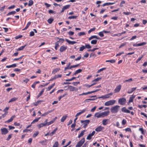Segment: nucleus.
Returning a JSON list of instances; mask_svg holds the SVG:
<instances>
[{"instance_id":"f257e3e1","label":"nucleus","mask_w":147,"mask_h":147,"mask_svg":"<svg viewBox=\"0 0 147 147\" xmlns=\"http://www.w3.org/2000/svg\"><path fill=\"white\" fill-rule=\"evenodd\" d=\"M120 106L118 105H116L112 107L111 109V112L112 113H117L118 111Z\"/></svg>"},{"instance_id":"f03ea898","label":"nucleus","mask_w":147,"mask_h":147,"mask_svg":"<svg viewBox=\"0 0 147 147\" xmlns=\"http://www.w3.org/2000/svg\"><path fill=\"white\" fill-rule=\"evenodd\" d=\"M126 99L124 98H122L119 99L118 102L119 104L121 105H124L126 102Z\"/></svg>"},{"instance_id":"7ed1b4c3","label":"nucleus","mask_w":147,"mask_h":147,"mask_svg":"<svg viewBox=\"0 0 147 147\" xmlns=\"http://www.w3.org/2000/svg\"><path fill=\"white\" fill-rule=\"evenodd\" d=\"M85 141V138H83L81 140H80L79 142H78L76 146V147H81L84 143Z\"/></svg>"},{"instance_id":"20e7f679","label":"nucleus","mask_w":147,"mask_h":147,"mask_svg":"<svg viewBox=\"0 0 147 147\" xmlns=\"http://www.w3.org/2000/svg\"><path fill=\"white\" fill-rule=\"evenodd\" d=\"M115 100H111L106 102L105 103V105L106 106H109L110 105H112L115 102Z\"/></svg>"},{"instance_id":"39448f33","label":"nucleus","mask_w":147,"mask_h":147,"mask_svg":"<svg viewBox=\"0 0 147 147\" xmlns=\"http://www.w3.org/2000/svg\"><path fill=\"white\" fill-rule=\"evenodd\" d=\"M80 122L81 123H83V124L84 125L83 127L85 128L87 125L90 122V121L89 120H81L80 121Z\"/></svg>"},{"instance_id":"423d86ee","label":"nucleus","mask_w":147,"mask_h":147,"mask_svg":"<svg viewBox=\"0 0 147 147\" xmlns=\"http://www.w3.org/2000/svg\"><path fill=\"white\" fill-rule=\"evenodd\" d=\"M1 133L2 135H5L8 132L7 129L5 127H3L1 129Z\"/></svg>"},{"instance_id":"0eeeda50","label":"nucleus","mask_w":147,"mask_h":147,"mask_svg":"<svg viewBox=\"0 0 147 147\" xmlns=\"http://www.w3.org/2000/svg\"><path fill=\"white\" fill-rule=\"evenodd\" d=\"M68 87L70 91H77L78 90L77 88L71 86H68Z\"/></svg>"},{"instance_id":"6e6552de","label":"nucleus","mask_w":147,"mask_h":147,"mask_svg":"<svg viewBox=\"0 0 147 147\" xmlns=\"http://www.w3.org/2000/svg\"><path fill=\"white\" fill-rule=\"evenodd\" d=\"M95 133V131H92V133L89 134L86 138V139L88 140H90L91 139L92 137L94 135Z\"/></svg>"},{"instance_id":"1a4fd4ad","label":"nucleus","mask_w":147,"mask_h":147,"mask_svg":"<svg viewBox=\"0 0 147 147\" xmlns=\"http://www.w3.org/2000/svg\"><path fill=\"white\" fill-rule=\"evenodd\" d=\"M121 85H120L117 86L114 90V93H117L119 92L121 89Z\"/></svg>"},{"instance_id":"9d476101","label":"nucleus","mask_w":147,"mask_h":147,"mask_svg":"<svg viewBox=\"0 0 147 147\" xmlns=\"http://www.w3.org/2000/svg\"><path fill=\"white\" fill-rule=\"evenodd\" d=\"M79 65H74L71 66H69V65H68L67 67H65V71H66V70L67 69H70L72 68H73L76 67L78 66Z\"/></svg>"},{"instance_id":"9b49d317","label":"nucleus","mask_w":147,"mask_h":147,"mask_svg":"<svg viewBox=\"0 0 147 147\" xmlns=\"http://www.w3.org/2000/svg\"><path fill=\"white\" fill-rule=\"evenodd\" d=\"M110 113L109 111H107L101 113L102 117L107 116Z\"/></svg>"},{"instance_id":"f8f14e48","label":"nucleus","mask_w":147,"mask_h":147,"mask_svg":"<svg viewBox=\"0 0 147 147\" xmlns=\"http://www.w3.org/2000/svg\"><path fill=\"white\" fill-rule=\"evenodd\" d=\"M104 129V127L100 126L98 127L95 129V130L97 132L100 131Z\"/></svg>"},{"instance_id":"ddd939ff","label":"nucleus","mask_w":147,"mask_h":147,"mask_svg":"<svg viewBox=\"0 0 147 147\" xmlns=\"http://www.w3.org/2000/svg\"><path fill=\"white\" fill-rule=\"evenodd\" d=\"M121 111L123 112L126 113H130V111L128 110L125 107H123L121 109Z\"/></svg>"},{"instance_id":"4468645a","label":"nucleus","mask_w":147,"mask_h":147,"mask_svg":"<svg viewBox=\"0 0 147 147\" xmlns=\"http://www.w3.org/2000/svg\"><path fill=\"white\" fill-rule=\"evenodd\" d=\"M67 49V47L64 46H62L59 49V51L62 52L63 51H65Z\"/></svg>"},{"instance_id":"2eb2a0df","label":"nucleus","mask_w":147,"mask_h":147,"mask_svg":"<svg viewBox=\"0 0 147 147\" xmlns=\"http://www.w3.org/2000/svg\"><path fill=\"white\" fill-rule=\"evenodd\" d=\"M70 7V5H67L64 6L62 9L61 12H63L65 9L69 8Z\"/></svg>"},{"instance_id":"dca6fc26","label":"nucleus","mask_w":147,"mask_h":147,"mask_svg":"<svg viewBox=\"0 0 147 147\" xmlns=\"http://www.w3.org/2000/svg\"><path fill=\"white\" fill-rule=\"evenodd\" d=\"M65 40L69 44L73 45L77 43V42L76 41H71L67 38L65 39Z\"/></svg>"},{"instance_id":"f3484780","label":"nucleus","mask_w":147,"mask_h":147,"mask_svg":"<svg viewBox=\"0 0 147 147\" xmlns=\"http://www.w3.org/2000/svg\"><path fill=\"white\" fill-rule=\"evenodd\" d=\"M57 117H55V118L53 119L51 121H50L49 122H48V123H47V125H49L53 123L55 121V120H56V119H57Z\"/></svg>"},{"instance_id":"a211bd4d","label":"nucleus","mask_w":147,"mask_h":147,"mask_svg":"<svg viewBox=\"0 0 147 147\" xmlns=\"http://www.w3.org/2000/svg\"><path fill=\"white\" fill-rule=\"evenodd\" d=\"M15 117V115L12 116L9 119L5 121V123H9L10 122H11L13 120V119Z\"/></svg>"},{"instance_id":"6ab92c4d","label":"nucleus","mask_w":147,"mask_h":147,"mask_svg":"<svg viewBox=\"0 0 147 147\" xmlns=\"http://www.w3.org/2000/svg\"><path fill=\"white\" fill-rule=\"evenodd\" d=\"M86 111V109H84L82 110L81 111L77 113L75 115V117H76L77 116L79 115H80L85 112Z\"/></svg>"},{"instance_id":"aec40b11","label":"nucleus","mask_w":147,"mask_h":147,"mask_svg":"<svg viewBox=\"0 0 147 147\" xmlns=\"http://www.w3.org/2000/svg\"><path fill=\"white\" fill-rule=\"evenodd\" d=\"M60 70V69L59 68H56L54 69L53 71H52V74H54L57 72H58L59 70Z\"/></svg>"},{"instance_id":"412c9836","label":"nucleus","mask_w":147,"mask_h":147,"mask_svg":"<svg viewBox=\"0 0 147 147\" xmlns=\"http://www.w3.org/2000/svg\"><path fill=\"white\" fill-rule=\"evenodd\" d=\"M110 97V96H109L108 94H107L105 95H104L100 97H98V98H103V99H106V98H109Z\"/></svg>"},{"instance_id":"4be33fe9","label":"nucleus","mask_w":147,"mask_h":147,"mask_svg":"<svg viewBox=\"0 0 147 147\" xmlns=\"http://www.w3.org/2000/svg\"><path fill=\"white\" fill-rule=\"evenodd\" d=\"M43 102L44 101L43 100H38L36 102L34 103L33 104L34 106H36L38 104H40L41 102Z\"/></svg>"},{"instance_id":"5701e85b","label":"nucleus","mask_w":147,"mask_h":147,"mask_svg":"<svg viewBox=\"0 0 147 147\" xmlns=\"http://www.w3.org/2000/svg\"><path fill=\"white\" fill-rule=\"evenodd\" d=\"M86 131V130L85 129L82 131L80 133V134L79 135L78 137L79 138L81 137L84 134V132Z\"/></svg>"},{"instance_id":"b1692460","label":"nucleus","mask_w":147,"mask_h":147,"mask_svg":"<svg viewBox=\"0 0 147 147\" xmlns=\"http://www.w3.org/2000/svg\"><path fill=\"white\" fill-rule=\"evenodd\" d=\"M53 110H51V111H48L45 112V113H44V114H42L41 115V116H44V117L45 116L47 115L49 113L52 112Z\"/></svg>"},{"instance_id":"393cba45","label":"nucleus","mask_w":147,"mask_h":147,"mask_svg":"<svg viewBox=\"0 0 147 147\" xmlns=\"http://www.w3.org/2000/svg\"><path fill=\"white\" fill-rule=\"evenodd\" d=\"M94 116L98 118L102 117L101 113H99L98 112L94 114Z\"/></svg>"},{"instance_id":"a878e982","label":"nucleus","mask_w":147,"mask_h":147,"mask_svg":"<svg viewBox=\"0 0 147 147\" xmlns=\"http://www.w3.org/2000/svg\"><path fill=\"white\" fill-rule=\"evenodd\" d=\"M95 38L98 39L100 38L98 37L97 36H96V35H93V36H91L89 38L88 40H90L91 39H92L93 38Z\"/></svg>"},{"instance_id":"bb28decb","label":"nucleus","mask_w":147,"mask_h":147,"mask_svg":"<svg viewBox=\"0 0 147 147\" xmlns=\"http://www.w3.org/2000/svg\"><path fill=\"white\" fill-rule=\"evenodd\" d=\"M136 88H133L131 89V90H129L127 92V93L128 94H131L136 89Z\"/></svg>"},{"instance_id":"cd10ccee","label":"nucleus","mask_w":147,"mask_h":147,"mask_svg":"<svg viewBox=\"0 0 147 147\" xmlns=\"http://www.w3.org/2000/svg\"><path fill=\"white\" fill-rule=\"evenodd\" d=\"M47 140H45L40 141L39 142V143L41 144L42 145H45L46 144Z\"/></svg>"},{"instance_id":"c85d7f7f","label":"nucleus","mask_w":147,"mask_h":147,"mask_svg":"<svg viewBox=\"0 0 147 147\" xmlns=\"http://www.w3.org/2000/svg\"><path fill=\"white\" fill-rule=\"evenodd\" d=\"M16 13V11H12L8 13L6 15L7 16H8L11 15H14Z\"/></svg>"},{"instance_id":"c756f323","label":"nucleus","mask_w":147,"mask_h":147,"mask_svg":"<svg viewBox=\"0 0 147 147\" xmlns=\"http://www.w3.org/2000/svg\"><path fill=\"white\" fill-rule=\"evenodd\" d=\"M37 125L38 126V128H40L41 127L47 125L46 123H44L39 124L38 125Z\"/></svg>"},{"instance_id":"7c9ffc66","label":"nucleus","mask_w":147,"mask_h":147,"mask_svg":"<svg viewBox=\"0 0 147 147\" xmlns=\"http://www.w3.org/2000/svg\"><path fill=\"white\" fill-rule=\"evenodd\" d=\"M58 128L56 127V128L50 134V135L51 136H52L54 134H55V133L56 131L57 130Z\"/></svg>"},{"instance_id":"2f4dec72","label":"nucleus","mask_w":147,"mask_h":147,"mask_svg":"<svg viewBox=\"0 0 147 147\" xmlns=\"http://www.w3.org/2000/svg\"><path fill=\"white\" fill-rule=\"evenodd\" d=\"M17 98L14 97L12 98L9 101V103H10L13 102H14L18 99Z\"/></svg>"},{"instance_id":"473e14b6","label":"nucleus","mask_w":147,"mask_h":147,"mask_svg":"<svg viewBox=\"0 0 147 147\" xmlns=\"http://www.w3.org/2000/svg\"><path fill=\"white\" fill-rule=\"evenodd\" d=\"M82 70L81 69H79L76 71L75 72L74 74L73 75H76L80 72H81Z\"/></svg>"},{"instance_id":"72a5a7b5","label":"nucleus","mask_w":147,"mask_h":147,"mask_svg":"<svg viewBox=\"0 0 147 147\" xmlns=\"http://www.w3.org/2000/svg\"><path fill=\"white\" fill-rule=\"evenodd\" d=\"M31 22H28V23L27 24L26 26L25 27V28L23 29L22 30H25L27 29L28 28V27L31 24Z\"/></svg>"},{"instance_id":"f704fd0d","label":"nucleus","mask_w":147,"mask_h":147,"mask_svg":"<svg viewBox=\"0 0 147 147\" xmlns=\"http://www.w3.org/2000/svg\"><path fill=\"white\" fill-rule=\"evenodd\" d=\"M67 117V116L66 115L63 116L61 120V122H63L66 119Z\"/></svg>"},{"instance_id":"c9c22d12","label":"nucleus","mask_w":147,"mask_h":147,"mask_svg":"<svg viewBox=\"0 0 147 147\" xmlns=\"http://www.w3.org/2000/svg\"><path fill=\"white\" fill-rule=\"evenodd\" d=\"M108 119H104L102 120V124L104 125H106L107 124V121L108 120Z\"/></svg>"},{"instance_id":"e433bc0d","label":"nucleus","mask_w":147,"mask_h":147,"mask_svg":"<svg viewBox=\"0 0 147 147\" xmlns=\"http://www.w3.org/2000/svg\"><path fill=\"white\" fill-rule=\"evenodd\" d=\"M106 62H110L112 63H114L115 62V60L114 59H111L110 60H107L105 61Z\"/></svg>"},{"instance_id":"4c0bfd02","label":"nucleus","mask_w":147,"mask_h":147,"mask_svg":"<svg viewBox=\"0 0 147 147\" xmlns=\"http://www.w3.org/2000/svg\"><path fill=\"white\" fill-rule=\"evenodd\" d=\"M34 3V2L32 0H30L28 1V6H30L33 5Z\"/></svg>"},{"instance_id":"58836bf2","label":"nucleus","mask_w":147,"mask_h":147,"mask_svg":"<svg viewBox=\"0 0 147 147\" xmlns=\"http://www.w3.org/2000/svg\"><path fill=\"white\" fill-rule=\"evenodd\" d=\"M40 118V117H39L38 118H36L34 119L32 122L31 123V124H32L33 123L37 122L39 120V119Z\"/></svg>"},{"instance_id":"ea45409f","label":"nucleus","mask_w":147,"mask_h":147,"mask_svg":"<svg viewBox=\"0 0 147 147\" xmlns=\"http://www.w3.org/2000/svg\"><path fill=\"white\" fill-rule=\"evenodd\" d=\"M26 45H25L23 46L20 47V48H18L17 49V51H19L23 50L24 49V48L26 46Z\"/></svg>"},{"instance_id":"a19ab883","label":"nucleus","mask_w":147,"mask_h":147,"mask_svg":"<svg viewBox=\"0 0 147 147\" xmlns=\"http://www.w3.org/2000/svg\"><path fill=\"white\" fill-rule=\"evenodd\" d=\"M67 94V93H65L63 95L60 96L58 97V100L59 101H60L61 100V99L62 98L64 97Z\"/></svg>"},{"instance_id":"79ce46f5","label":"nucleus","mask_w":147,"mask_h":147,"mask_svg":"<svg viewBox=\"0 0 147 147\" xmlns=\"http://www.w3.org/2000/svg\"><path fill=\"white\" fill-rule=\"evenodd\" d=\"M54 19L53 18H50L47 20V22L49 24H51L53 21Z\"/></svg>"},{"instance_id":"37998d69","label":"nucleus","mask_w":147,"mask_h":147,"mask_svg":"<svg viewBox=\"0 0 147 147\" xmlns=\"http://www.w3.org/2000/svg\"><path fill=\"white\" fill-rule=\"evenodd\" d=\"M97 41V40H92L91 41V43L92 44L95 45L96 44Z\"/></svg>"},{"instance_id":"c03bdc74","label":"nucleus","mask_w":147,"mask_h":147,"mask_svg":"<svg viewBox=\"0 0 147 147\" xmlns=\"http://www.w3.org/2000/svg\"><path fill=\"white\" fill-rule=\"evenodd\" d=\"M44 90H45V88H43L42 89V90H41L40 91V93L38 95V97H39L40 96H41V95H42V94L43 92H44Z\"/></svg>"},{"instance_id":"a18cd8bd","label":"nucleus","mask_w":147,"mask_h":147,"mask_svg":"<svg viewBox=\"0 0 147 147\" xmlns=\"http://www.w3.org/2000/svg\"><path fill=\"white\" fill-rule=\"evenodd\" d=\"M133 81L132 79L131 78H130L128 80H125L123 82L124 83L126 82H132Z\"/></svg>"},{"instance_id":"49530a36","label":"nucleus","mask_w":147,"mask_h":147,"mask_svg":"<svg viewBox=\"0 0 147 147\" xmlns=\"http://www.w3.org/2000/svg\"><path fill=\"white\" fill-rule=\"evenodd\" d=\"M17 65H7L6 67L7 68H10L11 67H15Z\"/></svg>"},{"instance_id":"de8ad7c7","label":"nucleus","mask_w":147,"mask_h":147,"mask_svg":"<svg viewBox=\"0 0 147 147\" xmlns=\"http://www.w3.org/2000/svg\"><path fill=\"white\" fill-rule=\"evenodd\" d=\"M39 132L38 131H36L35 133H34L33 135V138L36 137L38 134Z\"/></svg>"},{"instance_id":"09e8293b","label":"nucleus","mask_w":147,"mask_h":147,"mask_svg":"<svg viewBox=\"0 0 147 147\" xmlns=\"http://www.w3.org/2000/svg\"><path fill=\"white\" fill-rule=\"evenodd\" d=\"M76 78V77H73L71 79H66L65 80V81L66 82L67 81H71L75 79Z\"/></svg>"},{"instance_id":"8fccbe9b","label":"nucleus","mask_w":147,"mask_h":147,"mask_svg":"<svg viewBox=\"0 0 147 147\" xmlns=\"http://www.w3.org/2000/svg\"><path fill=\"white\" fill-rule=\"evenodd\" d=\"M103 33L104 32H103V31H102L98 33V35L101 37H103L104 36V35L103 34Z\"/></svg>"},{"instance_id":"3c124183","label":"nucleus","mask_w":147,"mask_h":147,"mask_svg":"<svg viewBox=\"0 0 147 147\" xmlns=\"http://www.w3.org/2000/svg\"><path fill=\"white\" fill-rule=\"evenodd\" d=\"M106 69V68L105 67H104V68H101L99 69L97 71V73H100V72L101 71H103V70H105V69Z\"/></svg>"},{"instance_id":"603ef678","label":"nucleus","mask_w":147,"mask_h":147,"mask_svg":"<svg viewBox=\"0 0 147 147\" xmlns=\"http://www.w3.org/2000/svg\"><path fill=\"white\" fill-rule=\"evenodd\" d=\"M59 145L58 142L57 141H56L53 147H58Z\"/></svg>"},{"instance_id":"864d4df0","label":"nucleus","mask_w":147,"mask_h":147,"mask_svg":"<svg viewBox=\"0 0 147 147\" xmlns=\"http://www.w3.org/2000/svg\"><path fill=\"white\" fill-rule=\"evenodd\" d=\"M77 16H69L68 17V19H76L77 18Z\"/></svg>"},{"instance_id":"5fc2aeb1","label":"nucleus","mask_w":147,"mask_h":147,"mask_svg":"<svg viewBox=\"0 0 147 147\" xmlns=\"http://www.w3.org/2000/svg\"><path fill=\"white\" fill-rule=\"evenodd\" d=\"M146 42H142L140 43H138L139 47L144 45H146Z\"/></svg>"},{"instance_id":"6e6d98bb","label":"nucleus","mask_w":147,"mask_h":147,"mask_svg":"<svg viewBox=\"0 0 147 147\" xmlns=\"http://www.w3.org/2000/svg\"><path fill=\"white\" fill-rule=\"evenodd\" d=\"M85 48L90 49L91 48V47L88 44H85Z\"/></svg>"},{"instance_id":"4d7b16f0","label":"nucleus","mask_w":147,"mask_h":147,"mask_svg":"<svg viewBox=\"0 0 147 147\" xmlns=\"http://www.w3.org/2000/svg\"><path fill=\"white\" fill-rule=\"evenodd\" d=\"M78 35L80 36L82 35H84L85 34V33L84 32H80L78 34Z\"/></svg>"},{"instance_id":"13d9d810","label":"nucleus","mask_w":147,"mask_h":147,"mask_svg":"<svg viewBox=\"0 0 147 147\" xmlns=\"http://www.w3.org/2000/svg\"><path fill=\"white\" fill-rule=\"evenodd\" d=\"M96 29L95 28H94L90 29L88 32V33L90 34L91 32L94 31Z\"/></svg>"},{"instance_id":"bf43d9fd","label":"nucleus","mask_w":147,"mask_h":147,"mask_svg":"<svg viewBox=\"0 0 147 147\" xmlns=\"http://www.w3.org/2000/svg\"><path fill=\"white\" fill-rule=\"evenodd\" d=\"M59 46V44L58 43V42H56L55 43V49L56 50L57 49V47Z\"/></svg>"},{"instance_id":"052dcab7","label":"nucleus","mask_w":147,"mask_h":147,"mask_svg":"<svg viewBox=\"0 0 147 147\" xmlns=\"http://www.w3.org/2000/svg\"><path fill=\"white\" fill-rule=\"evenodd\" d=\"M85 49V47L84 46H82V47H81L80 48L79 51H82Z\"/></svg>"},{"instance_id":"680f3d73","label":"nucleus","mask_w":147,"mask_h":147,"mask_svg":"<svg viewBox=\"0 0 147 147\" xmlns=\"http://www.w3.org/2000/svg\"><path fill=\"white\" fill-rule=\"evenodd\" d=\"M64 41V40L63 38H61L60 39H59V40L57 41V42H58V43L59 42H61V43H63V42Z\"/></svg>"},{"instance_id":"e2e57ef3","label":"nucleus","mask_w":147,"mask_h":147,"mask_svg":"<svg viewBox=\"0 0 147 147\" xmlns=\"http://www.w3.org/2000/svg\"><path fill=\"white\" fill-rule=\"evenodd\" d=\"M12 134H9L8 135V136L6 140L7 141H9L11 138V137H12Z\"/></svg>"},{"instance_id":"0e129e2a","label":"nucleus","mask_w":147,"mask_h":147,"mask_svg":"<svg viewBox=\"0 0 147 147\" xmlns=\"http://www.w3.org/2000/svg\"><path fill=\"white\" fill-rule=\"evenodd\" d=\"M80 82H74L72 83V84L74 86H76L78 84H80Z\"/></svg>"},{"instance_id":"69168bd1","label":"nucleus","mask_w":147,"mask_h":147,"mask_svg":"<svg viewBox=\"0 0 147 147\" xmlns=\"http://www.w3.org/2000/svg\"><path fill=\"white\" fill-rule=\"evenodd\" d=\"M22 35H19L17 36H16L15 38L16 39H18L19 38H21L22 37Z\"/></svg>"},{"instance_id":"338daca9","label":"nucleus","mask_w":147,"mask_h":147,"mask_svg":"<svg viewBox=\"0 0 147 147\" xmlns=\"http://www.w3.org/2000/svg\"><path fill=\"white\" fill-rule=\"evenodd\" d=\"M68 33L69 35L72 36L74 34V32H73L70 31Z\"/></svg>"},{"instance_id":"774afa93","label":"nucleus","mask_w":147,"mask_h":147,"mask_svg":"<svg viewBox=\"0 0 147 147\" xmlns=\"http://www.w3.org/2000/svg\"><path fill=\"white\" fill-rule=\"evenodd\" d=\"M126 123V121L125 119H123L122 121V124L123 125H125Z\"/></svg>"}]
</instances>
